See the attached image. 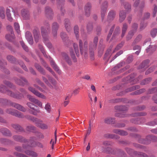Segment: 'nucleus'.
I'll return each instance as SVG.
<instances>
[{"mask_svg": "<svg viewBox=\"0 0 157 157\" xmlns=\"http://www.w3.org/2000/svg\"><path fill=\"white\" fill-rule=\"evenodd\" d=\"M30 146H29L28 145H26L24 144L23 145L22 148L20 146H17L15 147V149L17 151L23 152L24 150L23 149H27L29 148Z\"/></svg>", "mask_w": 157, "mask_h": 157, "instance_id": "nucleus-23", "label": "nucleus"}, {"mask_svg": "<svg viewBox=\"0 0 157 157\" xmlns=\"http://www.w3.org/2000/svg\"><path fill=\"white\" fill-rule=\"evenodd\" d=\"M115 24H113L112 26L111 27L109 31V33L107 37V40H109V38L110 37L113 32L114 31V29L115 28Z\"/></svg>", "mask_w": 157, "mask_h": 157, "instance_id": "nucleus-41", "label": "nucleus"}, {"mask_svg": "<svg viewBox=\"0 0 157 157\" xmlns=\"http://www.w3.org/2000/svg\"><path fill=\"white\" fill-rule=\"evenodd\" d=\"M64 25L65 27L68 32L70 31L72 29L71 25L69 20L66 19L64 20Z\"/></svg>", "mask_w": 157, "mask_h": 157, "instance_id": "nucleus-19", "label": "nucleus"}, {"mask_svg": "<svg viewBox=\"0 0 157 157\" xmlns=\"http://www.w3.org/2000/svg\"><path fill=\"white\" fill-rule=\"evenodd\" d=\"M33 33L35 41L36 43H37L38 42L40 38V34L36 30H34Z\"/></svg>", "mask_w": 157, "mask_h": 157, "instance_id": "nucleus-37", "label": "nucleus"}, {"mask_svg": "<svg viewBox=\"0 0 157 157\" xmlns=\"http://www.w3.org/2000/svg\"><path fill=\"white\" fill-rule=\"evenodd\" d=\"M0 132L4 136H12V133L8 129L5 128H1Z\"/></svg>", "mask_w": 157, "mask_h": 157, "instance_id": "nucleus-14", "label": "nucleus"}, {"mask_svg": "<svg viewBox=\"0 0 157 157\" xmlns=\"http://www.w3.org/2000/svg\"><path fill=\"white\" fill-rule=\"evenodd\" d=\"M138 27V25L137 24L135 23H134L132 26V29L130 31H132L135 33L137 31Z\"/></svg>", "mask_w": 157, "mask_h": 157, "instance_id": "nucleus-53", "label": "nucleus"}, {"mask_svg": "<svg viewBox=\"0 0 157 157\" xmlns=\"http://www.w3.org/2000/svg\"><path fill=\"white\" fill-rule=\"evenodd\" d=\"M126 14L125 13L123 10H122L120 12L119 19L120 22H122L124 20L126 16Z\"/></svg>", "mask_w": 157, "mask_h": 157, "instance_id": "nucleus-30", "label": "nucleus"}, {"mask_svg": "<svg viewBox=\"0 0 157 157\" xmlns=\"http://www.w3.org/2000/svg\"><path fill=\"white\" fill-rule=\"evenodd\" d=\"M73 47L77 56H78L79 55V53L78 45L76 44H74Z\"/></svg>", "mask_w": 157, "mask_h": 157, "instance_id": "nucleus-56", "label": "nucleus"}, {"mask_svg": "<svg viewBox=\"0 0 157 157\" xmlns=\"http://www.w3.org/2000/svg\"><path fill=\"white\" fill-rule=\"evenodd\" d=\"M70 53L71 56L74 61V62H76L77 61L75 55L74 53V52L72 49L70 50Z\"/></svg>", "mask_w": 157, "mask_h": 157, "instance_id": "nucleus-64", "label": "nucleus"}, {"mask_svg": "<svg viewBox=\"0 0 157 157\" xmlns=\"http://www.w3.org/2000/svg\"><path fill=\"white\" fill-rule=\"evenodd\" d=\"M120 32V28L119 26L117 27L113 33L112 38L118 35Z\"/></svg>", "mask_w": 157, "mask_h": 157, "instance_id": "nucleus-47", "label": "nucleus"}, {"mask_svg": "<svg viewBox=\"0 0 157 157\" xmlns=\"http://www.w3.org/2000/svg\"><path fill=\"white\" fill-rule=\"evenodd\" d=\"M45 13L46 17L48 19L51 20L53 18V14L52 9L48 7H46L45 8Z\"/></svg>", "mask_w": 157, "mask_h": 157, "instance_id": "nucleus-10", "label": "nucleus"}, {"mask_svg": "<svg viewBox=\"0 0 157 157\" xmlns=\"http://www.w3.org/2000/svg\"><path fill=\"white\" fill-rule=\"evenodd\" d=\"M33 110H30L29 112L30 113L35 116L37 115L38 113L40 112V111L39 109H36L34 108V109Z\"/></svg>", "mask_w": 157, "mask_h": 157, "instance_id": "nucleus-55", "label": "nucleus"}, {"mask_svg": "<svg viewBox=\"0 0 157 157\" xmlns=\"http://www.w3.org/2000/svg\"><path fill=\"white\" fill-rule=\"evenodd\" d=\"M45 109L48 113H50L51 111V107L49 103H47L45 106Z\"/></svg>", "mask_w": 157, "mask_h": 157, "instance_id": "nucleus-61", "label": "nucleus"}, {"mask_svg": "<svg viewBox=\"0 0 157 157\" xmlns=\"http://www.w3.org/2000/svg\"><path fill=\"white\" fill-rule=\"evenodd\" d=\"M14 27L17 33L19 34L20 33V26L18 23H14Z\"/></svg>", "mask_w": 157, "mask_h": 157, "instance_id": "nucleus-63", "label": "nucleus"}, {"mask_svg": "<svg viewBox=\"0 0 157 157\" xmlns=\"http://www.w3.org/2000/svg\"><path fill=\"white\" fill-rule=\"evenodd\" d=\"M108 7V2L106 1H104L101 7V21L103 22L106 15Z\"/></svg>", "mask_w": 157, "mask_h": 157, "instance_id": "nucleus-7", "label": "nucleus"}, {"mask_svg": "<svg viewBox=\"0 0 157 157\" xmlns=\"http://www.w3.org/2000/svg\"><path fill=\"white\" fill-rule=\"evenodd\" d=\"M145 90L144 89H140L138 90H137L133 92V94L135 95H138L142 94L145 92Z\"/></svg>", "mask_w": 157, "mask_h": 157, "instance_id": "nucleus-59", "label": "nucleus"}, {"mask_svg": "<svg viewBox=\"0 0 157 157\" xmlns=\"http://www.w3.org/2000/svg\"><path fill=\"white\" fill-rule=\"evenodd\" d=\"M146 115L145 113L142 112H137L132 114L133 117L144 116Z\"/></svg>", "mask_w": 157, "mask_h": 157, "instance_id": "nucleus-57", "label": "nucleus"}, {"mask_svg": "<svg viewBox=\"0 0 157 157\" xmlns=\"http://www.w3.org/2000/svg\"><path fill=\"white\" fill-rule=\"evenodd\" d=\"M113 132L114 133L122 136L127 135L128 134V132L126 131L119 129H114L113 130Z\"/></svg>", "mask_w": 157, "mask_h": 157, "instance_id": "nucleus-27", "label": "nucleus"}, {"mask_svg": "<svg viewBox=\"0 0 157 157\" xmlns=\"http://www.w3.org/2000/svg\"><path fill=\"white\" fill-rule=\"evenodd\" d=\"M91 7V4L89 2L87 3L84 6L85 14L87 17H89L90 15Z\"/></svg>", "mask_w": 157, "mask_h": 157, "instance_id": "nucleus-13", "label": "nucleus"}, {"mask_svg": "<svg viewBox=\"0 0 157 157\" xmlns=\"http://www.w3.org/2000/svg\"><path fill=\"white\" fill-rule=\"evenodd\" d=\"M24 152L27 155L31 156L33 157H36L37 156V155L36 153L32 151L26 150Z\"/></svg>", "mask_w": 157, "mask_h": 157, "instance_id": "nucleus-38", "label": "nucleus"}, {"mask_svg": "<svg viewBox=\"0 0 157 157\" xmlns=\"http://www.w3.org/2000/svg\"><path fill=\"white\" fill-rule=\"evenodd\" d=\"M134 34L135 33H133L132 31H130L128 32L127 35L126 36V40L128 41L132 39Z\"/></svg>", "mask_w": 157, "mask_h": 157, "instance_id": "nucleus-45", "label": "nucleus"}, {"mask_svg": "<svg viewBox=\"0 0 157 157\" xmlns=\"http://www.w3.org/2000/svg\"><path fill=\"white\" fill-rule=\"evenodd\" d=\"M78 26L76 25L75 26L74 28V33L77 39L79 38L78 35Z\"/></svg>", "mask_w": 157, "mask_h": 157, "instance_id": "nucleus-54", "label": "nucleus"}, {"mask_svg": "<svg viewBox=\"0 0 157 157\" xmlns=\"http://www.w3.org/2000/svg\"><path fill=\"white\" fill-rule=\"evenodd\" d=\"M128 25L126 23H124L123 24L122 29V33L121 35V38H123L124 36L128 29Z\"/></svg>", "mask_w": 157, "mask_h": 157, "instance_id": "nucleus-28", "label": "nucleus"}, {"mask_svg": "<svg viewBox=\"0 0 157 157\" xmlns=\"http://www.w3.org/2000/svg\"><path fill=\"white\" fill-rule=\"evenodd\" d=\"M20 43L23 49L26 52L28 51V47L25 45L23 41H21L20 42Z\"/></svg>", "mask_w": 157, "mask_h": 157, "instance_id": "nucleus-60", "label": "nucleus"}, {"mask_svg": "<svg viewBox=\"0 0 157 157\" xmlns=\"http://www.w3.org/2000/svg\"><path fill=\"white\" fill-rule=\"evenodd\" d=\"M26 130L27 131L33 132L36 129V128L32 125H30L26 127Z\"/></svg>", "mask_w": 157, "mask_h": 157, "instance_id": "nucleus-49", "label": "nucleus"}, {"mask_svg": "<svg viewBox=\"0 0 157 157\" xmlns=\"http://www.w3.org/2000/svg\"><path fill=\"white\" fill-rule=\"evenodd\" d=\"M25 37L30 44L32 45L33 43L32 35L30 32L27 31L25 33Z\"/></svg>", "mask_w": 157, "mask_h": 157, "instance_id": "nucleus-16", "label": "nucleus"}, {"mask_svg": "<svg viewBox=\"0 0 157 157\" xmlns=\"http://www.w3.org/2000/svg\"><path fill=\"white\" fill-rule=\"evenodd\" d=\"M13 138L15 140L19 142H25L27 141V140L24 139L22 136L19 135H14L13 136Z\"/></svg>", "mask_w": 157, "mask_h": 157, "instance_id": "nucleus-25", "label": "nucleus"}, {"mask_svg": "<svg viewBox=\"0 0 157 157\" xmlns=\"http://www.w3.org/2000/svg\"><path fill=\"white\" fill-rule=\"evenodd\" d=\"M35 66L36 69L40 72L41 74L43 75H45L46 73L44 69L39 64L36 63Z\"/></svg>", "mask_w": 157, "mask_h": 157, "instance_id": "nucleus-36", "label": "nucleus"}, {"mask_svg": "<svg viewBox=\"0 0 157 157\" xmlns=\"http://www.w3.org/2000/svg\"><path fill=\"white\" fill-rule=\"evenodd\" d=\"M40 60L41 62V63L49 71L52 75L54 76H55V74L54 72L52 70V69L49 67L47 66V65L46 63L44 62V60L41 58H40Z\"/></svg>", "mask_w": 157, "mask_h": 157, "instance_id": "nucleus-31", "label": "nucleus"}, {"mask_svg": "<svg viewBox=\"0 0 157 157\" xmlns=\"http://www.w3.org/2000/svg\"><path fill=\"white\" fill-rule=\"evenodd\" d=\"M21 13L24 19H27L29 18V14L28 10L27 9H23L21 10Z\"/></svg>", "mask_w": 157, "mask_h": 157, "instance_id": "nucleus-24", "label": "nucleus"}, {"mask_svg": "<svg viewBox=\"0 0 157 157\" xmlns=\"http://www.w3.org/2000/svg\"><path fill=\"white\" fill-rule=\"evenodd\" d=\"M0 17L2 19H4L6 17L5 10L4 7H0Z\"/></svg>", "mask_w": 157, "mask_h": 157, "instance_id": "nucleus-29", "label": "nucleus"}, {"mask_svg": "<svg viewBox=\"0 0 157 157\" xmlns=\"http://www.w3.org/2000/svg\"><path fill=\"white\" fill-rule=\"evenodd\" d=\"M142 38V35L141 34L138 35L134 40L132 43V45H134L135 44L139 43L141 40Z\"/></svg>", "mask_w": 157, "mask_h": 157, "instance_id": "nucleus-39", "label": "nucleus"}, {"mask_svg": "<svg viewBox=\"0 0 157 157\" xmlns=\"http://www.w3.org/2000/svg\"><path fill=\"white\" fill-rule=\"evenodd\" d=\"M11 126L16 130L17 132H24L23 128L19 124H12Z\"/></svg>", "mask_w": 157, "mask_h": 157, "instance_id": "nucleus-20", "label": "nucleus"}, {"mask_svg": "<svg viewBox=\"0 0 157 157\" xmlns=\"http://www.w3.org/2000/svg\"><path fill=\"white\" fill-rule=\"evenodd\" d=\"M10 34H7L5 36L6 39L10 41H12L15 38V36L13 33H10Z\"/></svg>", "mask_w": 157, "mask_h": 157, "instance_id": "nucleus-33", "label": "nucleus"}, {"mask_svg": "<svg viewBox=\"0 0 157 157\" xmlns=\"http://www.w3.org/2000/svg\"><path fill=\"white\" fill-rule=\"evenodd\" d=\"M38 47L40 51L42 52L45 57L49 59L51 65L54 69V70L56 71H57L58 73L60 74L61 73V71L59 70V67L56 64L50 56H47L46 52L45 51L42 45L39 44L38 45Z\"/></svg>", "mask_w": 157, "mask_h": 157, "instance_id": "nucleus-6", "label": "nucleus"}, {"mask_svg": "<svg viewBox=\"0 0 157 157\" xmlns=\"http://www.w3.org/2000/svg\"><path fill=\"white\" fill-rule=\"evenodd\" d=\"M140 87L139 86H133L131 87H130L126 89V92H129L132 91L137 89H138Z\"/></svg>", "mask_w": 157, "mask_h": 157, "instance_id": "nucleus-51", "label": "nucleus"}, {"mask_svg": "<svg viewBox=\"0 0 157 157\" xmlns=\"http://www.w3.org/2000/svg\"><path fill=\"white\" fill-rule=\"evenodd\" d=\"M16 110L13 109L8 108L6 110V111L7 113L13 115Z\"/></svg>", "mask_w": 157, "mask_h": 157, "instance_id": "nucleus-52", "label": "nucleus"}, {"mask_svg": "<svg viewBox=\"0 0 157 157\" xmlns=\"http://www.w3.org/2000/svg\"><path fill=\"white\" fill-rule=\"evenodd\" d=\"M0 142L2 144L7 145L10 143L11 141L7 139L2 138L0 139Z\"/></svg>", "mask_w": 157, "mask_h": 157, "instance_id": "nucleus-44", "label": "nucleus"}, {"mask_svg": "<svg viewBox=\"0 0 157 157\" xmlns=\"http://www.w3.org/2000/svg\"><path fill=\"white\" fill-rule=\"evenodd\" d=\"M13 116L21 118H24L25 117L22 113L17 110H16Z\"/></svg>", "mask_w": 157, "mask_h": 157, "instance_id": "nucleus-42", "label": "nucleus"}, {"mask_svg": "<svg viewBox=\"0 0 157 157\" xmlns=\"http://www.w3.org/2000/svg\"><path fill=\"white\" fill-rule=\"evenodd\" d=\"M0 105L2 106H11L23 112H25L26 109L21 105L16 103L13 102L6 99L0 98Z\"/></svg>", "mask_w": 157, "mask_h": 157, "instance_id": "nucleus-2", "label": "nucleus"}, {"mask_svg": "<svg viewBox=\"0 0 157 157\" xmlns=\"http://www.w3.org/2000/svg\"><path fill=\"white\" fill-rule=\"evenodd\" d=\"M15 80L17 84L21 86H23L27 82L26 79L22 77H21L20 79L16 78Z\"/></svg>", "mask_w": 157, "mask_h": 157, "instance_id": "nucleus-15", "label": "nucleus"}, {"mask_svg": "<svg viewBox=\"0 0 157 157\" xmlns=\"http://www.w3.org/2000/svg\"><path fill=\"white\" fill-rule=\"evenodd\" d=\"M122 5H123L124 8L127 11H128L131 9V5L128 2H125L123 3Z\"/></svg>", "mask_w": 157, "mask_h": 157, "instance_id": "nucleus-48", "label": "nucleus"}, {"mask_svg": "<svg viewBox=\"0 0 157 157\" xmlns=\"http://www.w3.org/2000/svg\"><path fill=\"white\" fill-rule=\"evenodd\" d=\"M62 56L63 58L65 60L68 64L71 65L72 64V62L68 55L64 53H62Z\"/></svg>", "mask_w": 157, "mask_h": 157, "instance_id": "nucleus-26", "label": "nucleus"}, {"mask_svg": "<svg viewBox=\"0 0 157 157\" xmlns=\"http://www.w3.org/2000/svg\"><path fill=\"white\" fill-rule=\"evenodd\" d=\"M116 15L115 11L113 10H110L108 13L107 16V20L108 21H113L115 18Z\"/></svg>", "mask_w": 157, "mask_h": 157, "instance_id": "nucleus-22", "label": "nucleus"}, {"mask_svg": "<svg viewBox=\"0 0 157 157\" xmlns=\"http://www.w3.org/2000/svg\"><path fill=\"white\" fill-rule=\"evenodd\" d=\"M36 126L39 127L42 129H44L48 128V126L45 124L42 123V121L40 120V121L37 123Z\"/></svg>", "mask_w": 157, "mask_h": 157, "instance_id": "nucleus-34", "label": "nucleus"}, {"mask_svg": "<svg viewBox=\"0 0 157 157\" xmlns=\"http://www.w3.org/2000/svg\"><path fill=\"white\" fill-rule=\"evenodd\" d=\"M6 59L9 62L12 63H14L16 60L15 58L11 55H8L6 57Z\"/></svg>", "mask_w": 157, "mask_h": 157, "instance_id": "nucleus-46", "label": "nucleus"}, {"mask_svg": "<svg viewBox=\"0 0 157 157\" xmlns=\"http://www.w3.org/2000/svg\"><path fill=\"white\" fill-rule=\"evenodd\" d=\"M27 98L29 99V100L30 101L33 102L36 104L39 107H42V103L40 101L37 99H36L30 95H27Z\"/></svg>", "mask_w": 157, "mask_h": 157, "instance_id": "nucleus-12", "label": "nucleus"}, {"mask_svg": "<svg viewBox=\"0 0 157 157\" xmlns=\"http://www.w3.org/2000/svg\"><path fill=\"white\" fill-rule=\"evenodd\" d=\"M28 89L37 97L44 99L46 98V97L44 95L38 91L36 90L33 88L31 87H29Z\"/></svg>", "mask_w": 157, "mask_h": 157, "instance_id": "nucleus-11", "label": "nucleus"}, {"mask_svg": "<svg viewBox=\"0 0 157 157\" xmlns=\"http://www.w3.org/2000/svg\"><path fill=\"white\" fill-rule=\"evenodd\" d=\"M44 25L46 27L42 26L41 28V35L44 39V43L48 48H51L52 47V44L48 41V35L50 31V25L48 22H45Z\"/></svg>", "mask_w": 157, "mask_h": 157, "instance_id": "nucleus-1", "label": "nucleus"}, {"mask_svg": "<svg viewBox=\"0 0 157 157\" xmlns=\"http://www.w3.org/2000/svg\"><path fill=\"white\" fill-rule=\"evenodd\" d=\"M115 109L121 111H126L128 110V108L126 106L123 105L116 106L115 107Z\"/></svg>", "mask_w": 157, "mask_h": 157, "instance_id": "nucleus-35", "label": "nucleus"}, {"mask_svg": "<svg viewBox=\"0 0 157 157\" xmlns=\"http://www.w3.org/2000/svg\"><path fill=\"white\" fill-rule=\"evenodd\" d=\"M26 105L30 108L32 109H34V107H37V106L30 102L27 103Z\"/></svg>", "mask_w": 157, "mask_h": 157, "instance_id": "nucleus-62", "label": "nucleus"}, {"mask_svg": "<svg viewBox=\"0 0 157 157\" xmlns=\"http://www.w3.org/2000/svg\"><path fill=\"white\" fill-rule=\"evenodd\" d=\"M59 28L58 24L56 22H54L52 24V33L54 38H56L57 35V31Z\"/></svg>", "mask_w": 157, "mask_h": 157, "instance_id": "nucleus-9", "label": "nucleus"}, {"mask_svg": "<svg viewBox=\"0 0 157 157\" xmlns=\"http://www.w3.org/2000/svg\"><path fill=\"white\" fill-rule=\"evenodd\" d=\"M0 92L6 93L14 98L17 99H21L24 97L23 94L20 93L15 94L11 91L8 90L6 87L2 84L0 85Z\"/></svg>", "mask_w": 157, "mask_h": 157, "instance_id": "nucleus-3", "label": "nucleus"}, {"mask_svg": "<svg viewBox=\"0 0 157 157\" xmlns=\"http://www.w3.org/2000/svg\"><path fill=\"white\" fill-rule=\"evenodd\" d=\"M153 142L157 141V137L153 135H149L145 139H141L139 140L140 143L143 144H149L151 141Z\"/></svg>", "mask_w": 157, "mask_h": 157, "instance_id": "nucleus-8", "label": "nucleus"}, {"mask_svg": "<svg viewBox=\"0 0 157 157\" xmlns=\"http://www.w3.org/2000/svg\"><path fill=\"white\" fill-rule=\"evenodd\" d=\"M40 60L41 62V63L49 71L52 75L54 76H55V74L54 72L52 70V69L49 67L47 66V65L46 63L44 62V60L41 58H40Z\"/></svg>", "mask_w": 157, "mask_h": 157, "instance_id": "nucleus-32", "label": "nucleus"}, {"mask_svg": "<svg viewBox=\"0 0 157 157\" xmlns=\"http://www.w3.org/2000/svg\"><path fill=\"white\" fill-rule=\"evenodd\" d=\"M98 37L95 36L93 42L90 41L89 45L90 56L92 60L94 59V51L96 50L98 42Z\"/></svg>", "mask_w": 157, "mask_h": 157, "instance_id": "nucleus-5", "label": "nucleus"}, {"mask_svg": "<svg viewBox=\"0 0 157 157\" xmlns=\"http://www.w3.org/2000/svg\"><path fill=\"white\" fill-rule=\"evenodd\" d=\"M134 154L138 157H148L146 154L140 152L134 151Z\"/></svg>", "mask_w": 157, "mask_h": 157, "instance_id": "nucleus-43", "label": "nucleus"}, {"mask_svg": "<svg viewBox=\"0 0 157 157\" xmlns=\"http://www.w3.org/2000/svg\"><path fill=\"white\" fill-rule=\"evenodd\" d=\"M79 46L81 54L85 58H87L88 56V42L86 40H83V44L81 40L79 41Z\"/></svg>", "mask_w": 157, "mask_h": 157, "instance_id": "nucleus-4", "label": "nucleus"}, {"mask_svg": "<svg viewBox=\"0 0 157 157\" xmlns=\"http://www.w3.org/2000/svg\"><path fill=\"white\" fill-rule=\"evenodd\" d=\"M104 122L107 124H113L115 123V119L112 117H107L104 119Z\"/></svg>", "mask_w": 157, "mask_h": 157, "instance_id": "nucleus-21", "label": "nucleus"}, {"mask_svg": "<svg viewBox=\"0 0 157 157\" xmlns=\"http://www.w3.org/2000/svg\"><path fill=\"white\" fill-rule=\"evenodd\" d=\"M7 63L6 61L4 60H0V68L2 71L8 74H9V72L5 67V66L6 65Z\"/></svg>", "mask_w": 157, "mask_h": 157, "instance_id": "nucleus-18", "label": "nucleus"}, {"mask_svg": "<svg viewBox=\"0 0 157 157\" xmlns=\"http://www.w3.org/2000/svg\"><path fill=\"white\" fill-rule=\"evenodd\" d=\"M149 63V60L148 59L144 61L139 66L140 68H147V67Z\"/></svg>", "mask_w": 157, "mask_h": 157, "instance_id": "nucleus-40", "label": "nucleus"}, {"mask_svg": "<svg viewBox=\"0 0 157 157\" xmlns=\"http://www.w3.org/2000/svg\"><path fill=\"white\" fill-rule=\"evenodd\" d=\"M157 92V87H155L151 89H149L147 91V94H153Z\"/></svg>", "mask_w": 157, "mask_h": 157, "instance_id": "nucleus-58", "label": "nucleus"}, {"mask_svg": "<svg viewBox=\"0 0 157 157\" xmlns=\"http://www.w3.org/2000/svg\"><path fill=\"white\" fill-rule=\"evenodd\" d=\"M151 80V78H146L141 82V84L142 85H144L148 83Z\"/></svg>", "mask_w": 157, "mask_h": 157, "instance_id": "nucleus-50", "label": "nucleus"}, {"mask_svg": "<svg viewBox=\"0 0 157 157\" xmlns=\"http://www.w3.org/2000/svg\"><path fill=\"white\" fill-rule=\"evenodd\" d=\"M11 11H13V9L10 7H9V8H7L6 10V14L7 19L10 21H13V18L11 17L10 13Z\"/></svg>", "mask_w": 157, "mask_h": 157, "instance_id": "nucleus-17", "label": "nucleus"}]
</instances>
